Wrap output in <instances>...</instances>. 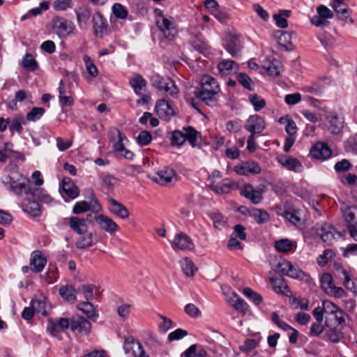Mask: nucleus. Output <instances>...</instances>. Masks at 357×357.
<instances>
[{"label":"nucleus","mask_w":357,"mask_h":357,"mask_svg":"<svg viewBox=\"0 0 357 357\" xmlns=\"http://www.w3.org/2000/svg\"><path fill=\"white\" fill-rule=\"evenodd\" d=\"M220 91L217 80L209 75H205L201 79L200 88L195 89L194 95L206 105H213L216 102L215 96Z\"/></svg>","instance_id":"nucleus-1"},{"label":"nucleus","mask_w":357,"mask_h":357,"mask_svg":"<svg viewBox=\"0 0 357 357\" xmlns=\"http://www.w3.org/2000/svg\"><path fill=\"white\" fill-rule=\"evenodd\" d=\"M112 13L116 18L126 19L128 17V11L126 8L121 4L116 3L112 8Z\"/></svg>","instance_id":"nucleus-55"},{"label":"nucleus","mask_w":357,"mask_h":357,"mask_svg":"<svg viewBox=\"0 0 357 357\" xmlns=\"http://www.w3.org/2000/svg\"><path fill=\"white\" fill-rule=\"evenodd\" d=\"M289 304L294 310L298 308L307 310L308 308L309 302L305 298L293 297L290 299Z\"/></svg>","instance_id":"nucleus-56"},{"label":"nucleus","mask_w":357,"mask_h":357,"mask_svg":"<svg viewBox=\"0 0 357 357\" xmlns=\"http://www.w3.org/2000/svg\"><path fill=\"white\" fill-rule=\"evenodd\" d=\"M156 25L165 38L172 40L177 35V29L173 17H167L161 13L156 17Z\"/></svg>","instance_id":"nucleus-5"},{"label":"nucleus","mask_w":357,"mask_h":357,"mask_svg":"<svg viewBox=\"0 0 357 357\" xmlns=\"http://www.w3.org/2000/svg\"><path fill=\"white\" fill-rule=\"evenodd\" d=\"M130 84L137 94L142 93L145 89L146 82L141 75H136L130 80Z\"/></svg>","instance_id":"nucleus-43"},{"label":"nucleus","mask_w":357,"mask_h":357,"mask_svg":"<svg viewBox=\"0 0 357 357\" xmlns=\"http://www.w3.org/2000/svg\"><path fill=\"white\" fill-rule=\"evenodd\" d=\"M172 246L175 250H190L193 249L194 244L187 234L180 232L175 235L172 242Z\"/></svg>","instance_id":"nucleus-16"},{"label":"nucleus","mask_w":357,"mask_h":357,"mask_svg":"<svg viewBox=\"0 0 357 357\" xmlns=\"http://www.w3.org/2000/svg\"><path fill=\"white\" fill-rule=\"evenodd\" d=\"M322 307L326 314H333L340 309L337 305L328 300L323 301Z\"/></svg>","instance_id":"nucleus-63"},{"label":"nucleus","mask_w":357,"mask_h":357,"mask_svg":"<svg viewBox=\"0 0 357 357\" xmlns=\"http://www.w3.org/2000/svg\"><path fill=\"white\" fill-rule=\"evenodd\" d=\"M270 282L273 286V289L277 294L289 296L291 291L288 285L282 279L270 278Z\"/></svg>","instance_id":"nucleus-35"},{"label":"nucleus","mask_w":357,"mask_h":357,"mask_svg":"<svg viewBox=\"0 0 357 357\" xmlns=\"http://www.w3.org/2000/svg\"><path fill=\"white\" fill-rule=\"evenodd\" d=\"M342 213L345 221L351 224L357 218V206L347 207Z\"/></svg>","instance_id":"nucleus-54"},{"label":"nucleus","mask_w":357,"mask_h":357,"mask_svg":"<svg viewBox=\"0 0 357 357\" xmlns=\"http://www.w3.org/2000/svg\"><path fill=\"white\" fill-rule=\"evenodd\" d=\"M245 128L250 132L260 133L265 129V121L259 115H252L246 121Z\"/></svg>","instance_id":"nucleus-21"},{"label":"nucleus","mask_w":357,"mask_h":357,"mask_svg":"<svg viewBox=\"0 0 357 357\" xmlns=\"http://www.w3.org/2000/svg\"><path fill=\"white\" fill-rule=\"evenodd\" d=\"M151 178L160 185H166L176 181V173L172 168L165 167L158 170Z\"/></svg>","instance_id":"nucleus-10"},{"label":"nucleus","mask_w":357,"mask_h":357,"mask_svg":"<svg viewBox=\"0 0 357 357\" xmlns=\"http://www.w3.org/2000/svg\"><path fill=\"white\" fill-rule=\"evenodd\" d=\"M209 217L213 220L214 227L218 229H223L227 225V218L218 211L211 212Z\"/></svg>","instance_id":"nucleus-39"},{"label":"nucleus","mask_w":357,"mask_h":357,"mask_svg":"<svg viewBox=\"0 0 357 357\" xmlns=\"http://www.w3.org/2000/svg\"><path fill=\"white\" fill-rule=\"evenodd\" d=\"M31 192H29V195L26 196L22 203V209L31 216H40L41 215V207L37 201L31 199Z\"/></svg>","instance_id":"nucleus-25"},{"label":"nucleus","mask_w":357,"mask_h":357,"mask_svg":"<svg viewBox=\"0 0 357 357\" xmlns=\"http://www.w3.org/2000/svg\"><path fill=\"white\" fill-rule=\"evenodd\" d=\"M70 327V321L67 318H49L47 321V332L52 336H57L61 331Z\"/></svg>","instance_id":"nucleus-9"},{"label":"nucleus","mask_w":357,"mask_h":357,"mask_svg":"<svg viewBox=\"0 0 357 357\" xmlns=\"http://www.w3.org/2000/svg\"><path fill=\"white\" fill-rule=\"evenodd\" d=\"M47 259L40 251H35L31 255L30 267L35 273L41 272L46 265Z\"/></svg>","instance_id":"nucleus-27"},{"label":"nucleus","mask_w":357,"mask_h":357,"mask_svg":"<svg viewBox=\"0 0 357 357\" xmlns=\"http://www.w3.org/2000/svg\"><path fill=\"white\" fill-rule=\"evenodd\" d=\"M77 308L82 311L89 319L96 321L98 317V311L92 303L89 301L81 302L77 305Z\"/></svg>","instance_id":"nucleus-30"},{"label":"nucleus","mask_w":357,"mask_h":357,"mask_svg":"<svg viewBox=\"0 0 357 357\" xmlns=\"http://www.w3.org/2000/svg\"><path fill=\"white\" fill-rule=\"evenodd\" d=\"M184 136L185 140H188L192 147L197 145L196 141L198 135V132L191 126L184 128Z\"/></svg>","instance_id":"nucleus-53"},{"label":"nucleus","mask_w":357,"mask_h":357,"mask_svg":"<svg viewBox=\"0 0 357 357\" xmlns=\"http://www.w3.org/2000/svg\"><path fill=\"white\" fill-rule=\"evenodd\" d=\"M22 65L28 71L33 72L38 68V63L30 53H26L22 60Z\"/></svg>","instance_id":"nucleus-38"},{"label":"nucleus","mask_w":357,"mask_h":357,"mask_svg":"<svg viewBox=\"0 0 357 357\" xmlns=\"http://www.w3.org/2000/svg\"><path fill=\"white\" fill-rule=\"evenodd\" d=\"M265 186L259 185L257 189H255L251 184L247 183L244 185L240 190V194L250 200L254 204H259L263 199V192L264 191Z\"/></svg>","instance_id":"nucleus-8"},{"label":"nucleus","mask_w":357,"mask_h":357,"mask_svg":"<svg viewBox=\"0 0 357 357\" xmlns=\"http://www.w3.org/2000/svg\"><path fill=\"white\" fill-rule=\"evenodd\" d=\"M312 158L325 160L331 156L332 152L328 145L324 142H317L310 151Z\"/></svg>","instance_id":"nucleus-22"},{"label":"nucleus","mask_w":357,"mask_h":357,"mask_svg":"<svg viewBox=\"0 0 357 357\" xmlns=\"http://www.w3.org/2000/svg\"><path fill=\"white\" fill-rule=\"evenodd\" d=\"M234 172L242 176L249 174H258L261 172V167L259 164L254 161H248L234 167Z\"/></svg>","instance_id":"nucleus-18"},{"label":"nucleus","mask_w":357,"mask_h":357,"mask_svg":"<svg viewBox=\"0 0 357 357\" xmlns=\"http://www.w3.org/2000/svg\"><path fill=\"white\" fill-rule=\"evenodd\" d=\"M123 350L128 357H149L142 344L132 337L125 339Z\"/></svg>","instance_id":"nucleus-7"},{"label":"nucleus","mask_w":357,"mask_h":357,"mask_svg":"<svg viewBox=\"0 0 357 357\" xmlns=\"http://www.w3.org/2000/svg\"><path fill=\"white\" fill-rule=\"evenodd\" d=\"M117 183V178L112 175L107 174L102 178V187L107 193L112 192Z\"/></svg>","instance_id":"nucleus-44"},{"label":"nucleus","mask_w":357,"mask_h":357,"mask_svg":"<svg viewBox=\"0 0 357 357\" xmlns=\"http://www.w3.org/2000/svg\"><path fill=\"white\" fill-rule=\"evenodd\" d=\"M77 22L79 24H86L91 16L89 8L86 6H82L75 10Z\"/></svg>","instance_id":"nucleus-47"},{"label":"nucleus","mask_w":357,"mask_h":357,"mask_svg":"<svg viewBox=\"0 0 357 357\" xmlns=\"http://www.w3.org/2000/svg\"><path fill=\"white\" fill-rule=\"evenodd\" d=\"M234 63L232 60H223L218 64V69L222 75H228L231 73Z\"/></svg>","instance_id":"nucleus-51"},{"label":"nucleus","mask_w":357,"mask_h":357,"mask_svg":"<svg viewBox=\"0 0 357 357\" xmlns=\"http://www.w3.org/2000/svg\"><path fill=\"white\" fill-rule=\"evenodd\" d=\"M236 78L238 81L243 86L245 89L251 91L252 90V79L250 78V77L243 73H239L236 75Z\"/></svg>","instance_id":"nucleus-64"},{"label":"nucleus","mask_w":357,"mask_h":357,"mask_svg":"<svg viewBox=\"0 0 357 357\" xmlns=\"http://www.w3.org/2000/svg\"><path fill=\"white\" fill-rule=\"evenodd\" d=\"M291 15V11L287 10H282L279 11L278 13L273 15V17L275 22L276 25L282 29L288 26L287 18Z\"/></svg>","instance_id":"nucleus-40"},{"label":"nucleus","mask_w":357,"mask_h":357,"mask_svg":"<svg viewBox=\"0 0 357 357\" xmlns=\"http://www.w3.org/2000/svg\"><path fill=\"white\" fill-rule=\"evenodd\" d=\"M93 245V234L87 233L86 235L81 236L76 242V246L79 249H85L92 246Z\"/></svg>","instance_id":"nucleus-49"},{"label":"nucleus","mask_w":357,"mask_h":357,"mask_svg":"<svg viewBox=\"0 0 357 357\" xmlns=\"http://www.w3.org/2000/svg\"><path fill=\"white\" fill-rule=\"evenodd\" d=\"M278 162L288 170L293 172H301L303 169V166L301 162L293 157L282 155L278 158Z\"/></svg>","instance_id":"nucleus-28"},{"label":"nucleus","mask_w":357,"mask_h":357,"mask_svg":"<svg viewBox=\"0 0 357 357\" xmlns=\"http://www.w3.org/2000/svg\"><path fill=\"white\" fill-rule=\"evenodd\" d=\"M29 179L18 172L13 171L3 178V183L4 186L12 193L17 197H21L24 194L28 196L29 195V188L28 186Z\"/></svg>","instance_id":"nucleus-2"},{"label":"nucleus","mask_w":357,"mask_h":357,"mask_svg":"<svg viewBox=\"0 0 357 357\" xmlns=\"http://www.w3.org/2000/svg\"><path fill=\"white\" fill-rule=\"evenodd\" d=\"M93 27L94 33L97 37L102 38L109 32V28L106 19L99 12L93 15Z\"/></svg>","instance_id":"nucleus-13"},{"label":"nucleus","mask_w":357,"mask_h":357,"mask_svg":"<svg viewBox=\"0 0 357 357\" xmlns=\"http://www.w3.org/2000/svg\"><path fill=\"white\" fill-rule=\"evenodd\" d=\"M321 286L322 289L328 295L335 298H342L347 295L346 291L334 284L333 278L331 274L325 273L321 275Z\"/></svg>","instance_id":"nucleus-6"},{"label":"nucleus","mask_w":357,"mask_h":357,"mask_svg":"<svg viewBox=\"0 0 357 357\" xmlns=\"http://www.w3.org/2000/svg\"><path fill=\"white\" fill-rule=\"evenodd\" d=\"M69 225L73 231L80 234L86 233L88 230V226L84 218H79L75 216L71 217L70 218Z\"/></svg>","instance_id":"nucleus-32"},{"label":"nucleus","mask_w":357,"mask_h":357,"mask_svg":"<svg viewBox=\"0 0 357 357\" xmlns=\"http://www.w3.org/2000/svg\"><path fill=\"white\" fill-rule=\"evenodd\" d=\"M275 37L278 43L286 50L292 49L291 34L288 31H278L275 33Z\"/></svg>","instance_id":"nucleus-34"},{"label":"nucleus","mask_w":357,"mask_h":357,"mask_svg":"<svg viewBox=\"0 0 357 357\" xmlns=\"http://www.w3.org/2000/svg\"><path fill=\"white\" fill-rule=\"evenodd\" d=\"M151 82L153 86L160 91L164 92L167 96L174 98L178 93L174 82L167 77H161L159 75H154L151 77Z\"/></svg>","instance_id":"nucleus-3"},{"label":"nucleus","mask_w":357,"mask_h":357,"mask_svg":"<svg viewBox=\"0 0 357 357\" xmlns=\"http://www.w3.org/2000/svg\"><path fill=\"white\" fill-rule=\"evenodd\" d=\"M45 112V109L43 107H33L26 114V119L29 121H36L42 117Z\"/></svg>","instance_id":"nucleus-58"},{"label":"nucleus","mask_w":357,"mask_h":357,"mask_svg":"<svg viewBox=\"0 0 357 357\" xmlns=\"http://www.w3.org/2000/svg\"><path fill=\"white\" fill-rule=\"evenodd\" d=\"M249 215L258 224H264L269 221L268 213L262 209L253 208L249 212Z\"/></svg>","instance_id":"nucleus-37"},{"label":"nucleus","mask_w":357,"mask_h":357,"mask_svg":"<svg viewBox=\"0 0 357 357\" xmlns=\"http://www.w3.org/2000/svg\"><path fill=\"white\" fill-rule=\"evenodd\" d=\"M243 294L257 305L259 304L262 301L261 296L249 287L243 289Z\"/></svg>","instance_id":"nucleus-60"},{"label":"nucleus","mask_w":357,"mask_h":357,"mask_svg":"<svg viewBox=\"0 0 357 357\" xmlns=\"http://www.w3.org/2000/svg\"><path fill=\"white\" fill-rule=\"evenodd\" d=\"M31 197L38 199L40 202L50 204L52 202V197L41 189H36L31 192Z\"/></svg>","instance_id":"nucleus-59"},{"label":"nucleus","mask_w":357,"mask_h":357,"mask_svg":"<svg viewBox=\"0 0 357 357\" xmlns=\"http://www.w3.org/2000/svg\"><path fill=\"white\" fill-rule=\"evenodd\" d=\"M181 267L183 273L187 276L194 275L197 268L193 261L188 257H185L180 261Z\"/></svg>","instance_id":"nucleus-42"},{"label":"nucleus","mask_w":357,"mask_h":357,"mask_svg":"<svg viewBox=\"0 0 357 357\" xmlns=\"http://www.w3.org/2000/svg\"><path fill=\"white\" fill-rule=\"evenodd\" d=\"M62 195L69 199L77 198L79 195V190L70 178L65 177L62 180Z\"/></svg>","instance_id":"nucleus-24"},{"label":"nucleus","mask_w":357,"mask_h":357,"mask_svg":"<svg viewBox=\"0 0 357 357\" xmlns=\"http://www.w3.org/2000/svg\"><path fill=\"white\" fill-rule=\"evenodd\" d=\"M325 325L328 328L326 331L325 335L330 342L338 343L343 340L344 333L342 331V328L333 326L328 318L326 319Z\"/></svg>","instance_id":"nucleus-19"},{"label":"nucleus","mask_w":357,"mask_h":357,"mask_svg":"<svg viewBox=\"0 0 357 357\" xmlns=\"http://www.w3.org/2000/svg\"><path fill=\"white\" fill-rule=\"evenodd\" d=\"M31 305L36 313L43 316H47L51 310V305L45 298L32 300Z\"/></svg>","instance_id":"nucleus-29"},{"label":"nucleus","mask_w":357,"mask_h":357,"mask_svg":"<svg viewBox=\"0 0 357 357\" xmlns=\"http://www.w3.org/2000/svg\"><path fill=\"white\" fill-rule=\"evenodd\" d=\"M274 247L279 252L288 253L293 251L294 244L288 238H281L275 242Z\"/></svg>","instance_id":"nucleus-36"},{"label":"nucleus","mask_w":357,"mask_h":357,"mask_svg":"<svg viewBox=\"0 0 357 357\" xmlns=\"http://www.w3.org/2000/svg\"><path fill=\"white\" fill-rule=\"evenodd\" d=\"M54 31L60 36L65 37L73 32V23L64 18L56 17L53 20Z\"/></svg>","instance_id":"nucleus-14"},{"label":"nucleus","mask_w":357,"mask_h":357,"mask_svg":"<svg viewBox=\"0 0 357 357\" xmlns=\"http://www.w3.org/2000/svg\"><path fill=\"white\" fill-rule=\"evenodd\" d=\"M155 110L158 116L165 121L169 120L175 114L174 109L170 102L165 99L157 101Z\"/></svg>","instance_id":"nucleus-17"},{"label":"nucleus","mask_w":357,"mask_h":357,"mask_svg":"<svg viewBox=\"0 0 357 357\" xmlns=\"http://www.w3.org/2000/svg\"><path fill=\"white\" fill-rule=\"evenodd\" d=\"M152 140V135L150 132L146 130L141 131L137 137V142L141 146H146L151 143Z\"/></svg>","instance_id":"nucleus-61"},{"label":"nucleus","mask_w":357,"mask_h":357,"mask_svg":"<svg viewBox=\"0 0 357 357\" xmlns=\"http://www.w3.org/2000/svg\"><path fill=\"white\" fill-rule=\"evenodd\" d=\"M332 8L335 12L339 20L344 21L346 24H354V21L351 17L350 11L344 4L335 6Z\"/></svg>","instance_id":"nucleus-31"},{"label":"nucleus","mask_w":357,"mask_h":357,"mask_svg":"<svg viewBox=\"0 0 357 357\" xmlns=\"http://www.w3.org/2000/svg\"><path fill=\"white\" fill-rule=\"evenodd\" d=\"M287 276L300 280L308 281L309 275L303 272L298 266L291 265V268L287 274Z\"/></svg>","instance_id":"nucleus-46"},{"label":"nucleus","mask_w":357,"mask_h":357,"mask_svg":"<svg viewBox=\"0 0 357 357\" xmlns=\"http://www.w3.org/2000/svg\"><path fill=\"white\" fill-rule=\"evenodd\" d=\"M225 47L232 56H238L242 48L240 36L235 34L229 35Z\"/></svg>","instance_id":"nucleus-23"},{"label":"nucleus","mask_w":357,"mask_h":357,"mask_svg":"<svg viewBox=\"0 0 357 357\" xmlns=\"http://www.w3.org/2000/svg\"><path fill=\"white\" fill-rule=\"evenodd\" d=\"M234 298H230L229 300L231 306L236 310L245 313L248 309V305L246 302L243 299L238 297L236 294L234 293Z\"/></svg>","instance_id":"nucleus-45"},{"label":"nucleus","mask_w":357,"mask_h":357,"mask_svg":"<svg viewBox=\"0 0 357 357\" xmlns=\"http://www.w3.org/2000/svg\"><path fill=\"white\" fill-rule=\"evenodd\" d=\"M318 234L324 242L328 245H331L335 240L337 232L331 225L324 223L318 230Z\"/></svg>","instance_id":"nucleus-26"},{"label":"nucleus","mask_w":357,"mask_h":357,"mask_svg":"<svg viewBox=\"0 0 357 357\" xmlns=\"http://www.w3.org/2000/svg\"><path fill=\"white\" fill-rule=\"evenodd\" d=\"M326 119L328 122L327 128L331 134H339L344 126L343 118L335 112H329L326 114Z\"/></svg>","instance_id":"nucleus-15"},{"label":"nucleus","mask_w":357,"mask_h":357,"mask_svg":"<svg viewBox=\"0 0 357 357\" xmlns=\"http://www.w3.org/2000/svg\"><path fill=\"white\" fill-rule=\"evenodd\" d=\"M109 203V211L121 219H126L129 217L130 213L128 208L121 203L112 197L107 199Z\"/></svg>","instance_id":"nucleus-20"},{"label":"nucleus","mask_w":357,"mask_h":357,"mask_svg":"<svg viewBox=\"0 0 357 357\" xmlns=\"http://www.w3.org/2000/svg\"><path fill=\"white\" fill-rule=\"evenodd\" d=\"M83 61L88 73L92 77H96L98 75V70L93 61L88 55L83 56Z\"/></svg>","instance_id":"nucleus-52"},{"label":"nucleus","mask_w":357,"mask_h":357,"mask_svg":"<svg viewBox=\"0 0 357 357\" xmlns=\"http://www.w3.org/2000/svg\"><path fill=\"white\" fill-rule=\"evenodd\" d=\"M89 202L80 201L75 203L73 208L74 214H80L89 211L94 213H99L102 211V207L96 198L93 190H90Z\"/></svg>","instance_id":"nucleus-4"},{"label":"nucleus","mask_w":357,"mask_h":357,"mask_svg":"<svg viewBox=\"0 0 357 357\" xmlns=\"http://www.w3.org/2000/svg\"><path fill=\"white\" fill-rule=\"evenodd\" d=\"M234 185V182L225 183L221 185H215L211 182L210 188L218 194H227L230 192Z\"/></svg>","instance_id":"nucleus-50"},{"label":"nucleus","mask_w":357,"mask_h":357,"mask_svg":"<svg viewBox=\"0 0 357 357\" xmlns=\"http://www.w3.org/2000/svg\"><path fill=\"white\" fill-rule=\"evenodd\" d=\"M185 142L184 134L179 130L174 131L172 135L171 144L173 146H181Z\"/></svg>","instance_id":"nucleus-62"},{"label":"nucleus","mask_w":357,"mask_h":357,"mask_svg":"<svg viewBox=\"0 0 357 357\" xmlns=\"http://www.w3.org/2000/svg\"><path fill=\"white\" fill-rule=\"evenodd\" d=\"M263 67L269 76L275 77L280 75L282 69V64L278 60L273 59L272 61H267L264 62Z\"/></svg>","instance_id":"nucleus-33"},{"label":"nucleus","mask_w":357,"mask_h":357,"mask_svg":"<svg viewBox=\"0 0 357 357\" xmlns=\"http://www.w3.org/2000/svg\"><path fill=\"white\" fill-rule=\"evenodd\" d=\"M70 326L73 331L77 332L82 335H88L91 329L90 321L81 316L73 317L70 321Z\"/></svg>","instance_id":"nucleus-11"},{"label":"nucleus","mask_w":357,"mask_h":357,"mask_svg":"<svg viewBox=\"0 0 357 357\" xmlns=\"http://www.w3.org/2000/svg\"><path fill=\"white\" fill-rule=\"evenodd\" d=\"M77 292V290L72 285L62 286L59 289L60 296L68 301H74L76 299Z\"/></svg>","instance_id":"nucleus-41"},{"label":"nucleus","mask_w":357,"mask_h":357,"mask_svg":"<svg viewBox=\"0 0 357 357\" xmlns=\"http://www.w3.org/2000/svg\"><path fill=\"white\" fill-rule=\"evenodd\" d=\"M249 100L254 106L255 110L256 112L260 111L266 106V101L264 99L261 98L257 94L250 95Z\"/></svg>","instance_id":"nucleus-57"},{"label":"nucleus","mask_w":357,"mask_h":357,"mask_svg":"<svg viewBox=\"0 0 357 357\" xmlns=\"http://www.w3.org/2000/svg\"><path fill=\"white\" fill-rule=\"evenodd\" d=\"M95 289L96 287L93 284H82L78 287L77 292L82 294L84 298L89 301L93 298Z\"/></svg>","instance_id":"nucleus-48"},{"label":"nucleus","mask_w":357,"mask_h":357,"mask_svg":"<svg viewBox=\"0 0 357 357\" xmlns=\"http://www.w3.org/2000/svg\"><path fill=\"white\" fill-rule=\"evenodd\" d=\"M99 227L109 234H114L119 229V225L109 216L100 213L94 216Z\"/></svg>","instance_id":"nucleus-12"}]
</instances>
